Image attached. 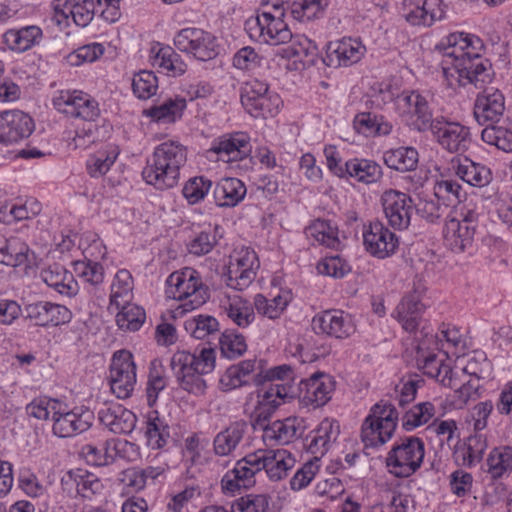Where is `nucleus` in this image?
<instances>
[{
	"label": "nucleus",
	"mask_w": 512,
	"mask_h": 512,
	"mask_svg": "<svg viewBox=\"0 0 512 512\" xmlns=\"http://www.w3.org/2000/svg\"><path fill=\"white\" fill-rule=\"evenodd\" d=\"M287 388L271 387L261 388L259 391L258 405L251 414V424L254 430H261L262 434L269 428L272 422L270 419L277 407L287 398Z\"/></svg>",
	"instance_id": "nucleus-15"
},
{
	"label": "nucleus",
	"mask_w": 512,
	"mask_h": 512,
	"mask_svg": "<svg viewBox=\"0 0 512 512\" xmlns=\"http://www.w3.org/2000/svg\"><path fill=\"white\" fill-rule=\"evenodd\" d=\"M451 170L462 181L473 187H485L492 181L491 170L469 158H457L451 161Z\"/></svg>",
	"instance_id": "nucleus-28"
},
{
	"label": "nucleus",
	"mask_w": 512,
	"mask_h": 512,
	"mask_svg": "<svg viewBox=\"0 0 512 512\" xmlns=\"http://www.w3.org/2000/svg\"><path fill=\"white\" fill-rule=\"evenodd\" d=\"M219 323L216 318L208 315H199L185 322V329L196 339H204L206 336L218 331Z\"/></svg>",
	"instance_id": "nucleus-64"
},
{
	"label": "nucleus",
	"mask_w": 512,
	"mask_h": 512,
	"mask_svg": "<svg viewBox=\"0 0 512 512\" xmlns=\"http://www.w3.org/2000/svg\"><path fill=\"white\" fill-rule=\"evenodd\" d=\"M417 363L423 373L439 381L442 385L455 388L454 373L452 368L445 364L444 359H439L434 353L425 352V342L418 345Z\"/></svg>",
	"instance_id": "nucleus-23"
},
{
	"label": "nucleus",
	"mask_w": 512,
	"mask_h": 512,
	"mask_svg": "<svg viewBox=\"0 0 512 512\" xmlns=\"http://www.w3.org/2000/svg\"><path fill=\"white\" fill-rule=\"evenodd\" d=\"M340 434L339 424L330 419H324L309 436L308 451L315 455L316 462L319 456H323L330 445L334 443Z\"/></svg>",
	"instance_id": "nucleus-31"
},
{
	"label": "nucleus",
	"mask_w": 512,
	"mask_h": 512,
	"mask_svg": "<svg viewBox=\"0 0 512 512\" xmlns=\"http://www.w3.org/2000/svg\"><path fill=\"white\" fill-rule=\"evenodd\" d=\"M177 384L184 391L195 396L203 395L207 389L204 376L215 368V351L202 348L199 354L179 350L170 362Z\"/></svg>",
	"instance_id": "nucleus-3"
},
{
	"label": "nucleus",
	"mask_w": 512,
	"mask_h": 512,
	"mask_svg": "<svg viewBox=\"0 0 512 512\" xmlns=\"http://www.w3.org/2000/svg\"><path fill=\"white\" fill-rule=\"evenodd\" d=\"M254 303L240 296L229 297L224 309L227 317L238 327L247 328L255 320Z\"/></svg>",
	"instance_id": "nucleus-41"
},
{
	"label": "nucleus",
	"mask_w": 512,
	"mask_h": 512,
	"mask_svg": "<svg viewBox=\"0 0 512 512\" xmlns=\"http://www.w3.org/2000/svg\"><path fill=\"white\" fill-rule=\"evenodd\" d=\"M178 50L193 55L200 61H208L218 54L216 38L199 28H185L174 37Z\"/></svg>",
	"instance_id": "nucleus-8"
},
{
	"label": "nucleus",
	"mask_w": 512,
	"mask_h": 512,
	"mask_svg": "<svg viewBox=\"0 0 512 512\" xmlns=\"http://www.w3.org/2000/svg\"><path fill=\"white\" fill-rule=\"evenodd\" d=\"M353 124L357 132L365 136L388 135L392 130L391 123L385 121L382 116L370 112L357 114Z\"/></svg>",
	"instance_id": "nucleus-52"
},
{
	"label": "nucleus",
	"mask_w": 512,
	"mask_h": 512,
	"mask_svg": "<svg viewBox=\"0 0 512 512\" xmlns=\"http://www.w3.org/2000/svg\"><path fill=\"white\" fill-rule=\"evenodd\" d=\"M381 202L391 227L396 230H405L409 227L416 207L409 195L397 190H388L383 193Z\"/></svg>",
	"instance_id": "nucleus-10"
},
{
	"label": "nucleus",
	"mask_w": 512,
	"mask_h": 512,
	"mask_svg": "<svg viewBox=\"0 0 512 512\" xmlns=\"http://www.w3.org/2000/svg\"><path fill=\"white\" fill-rule=\"evenodd\" d=\"M295 379V372L290 365L283 364L272 367L266 371L262 368L254 376V383L262 388L281 387L287 388V398L293 396L291 383Z\"/></svg>",
	"instance_id": "nucleus-33"
},
{
	"label": "nucleus",
	"mask_w": 512,
	"mask_h": 512,
	"mask_svg": "<svg viewBox=\"0 0 512 512\" xmlns=\"http://www.w3.org/2000/svg\"><path fill=\"white\" fill-rule=\"evenodd\" d=\"M363 241L366 250L381 259L395 253L398 247V238L379 221L370 223L363 232Z\"/></svg>",
	"instance_id": "nucleus-19"
},
{
	"label": "nucleus",
	"mask_w": 512,
	"mask_h": 512,
	"mask_svg": "<svg viewBox=\"0 0 512 512\" xmlns=\"http://www.w3.org/2000/svg\"><path fill=\"white\" fill-rule=\"evenodd\" d=\"M98 115V103L89 94L79 90L66 92V117L91 121Z\"/></svg>",
	"instance_id": "nucleus-32"
},
{
	"label": "nucleus",
	"mask_w": 512,
	"mask_h": 512,
	"mask_svg": "<svg viewBox=\"0 0 512 512\" xmlns=\"http://www.w3.org/2000/svg\"><path fill=\"white\" fill-rule=\"evenodd\" d=\"M289 44L281 48L277 55L286 59H295L302 63L304 66H311L315 64V59L318 54L317 45L304 35L292 36Z\"/></svg>",
	"instance_id": "nucleus-34"
},
{
	"label": "nucleus",
	"mask_w": 512,
	"mask_h": 512,
	"mask_svg": "<svg viewBox=\"0 0 512 512\" xmlns=\"http://www.w3.org/2000/svg\"><path fill=\"white\" fill-rule=\"evenodd\" d=\"M35 128L33 119L20 110L0 112V142L5 145L17 143L31 135Z\"/></svg>",
	"instance_id": "nucleus-13"
},
{
	"label": "nucleus",
	"mask_w": 512,
	"mask_h": 512,
	"mask_svg": "<svg viewBox=\"0 0 512 512\" xmlns=\"http://www.w3.org/2000/svg\"><path fill=\"white\" fill-rule=\"evenodd\" d=\"M132 89L139 99H149L158 89L157 77L151 71H140L133 77Z\"/></svg>",
	"instance_id": "nucleus-61"
},
{
	"label": "nucleus",
	"mask_w": 512,
	"mask_h": 512,
	"mask_svg": "<svg viewBox=\"0 0 512 512\" xmlns=\"http://www.w3.org/2000/svg\"><path fill=\"white\" fill-rule=\"evenodd\" d=\"M252 151L250 137L244 132L224 134L215 139L209 149L210 153L217 155L223 162L241 161L247 158Z\"/></svg>",
	"instance_id": "nucleus-14"
},
{
	"label": "nucleus",
	"mask_w": 512,
	"mask_h": 512,
	"mask_svg": "<svg viewBox=\"0 0 512 512\" xmlns=\"http://www.w3.org/2000/svg\"><path fill=\"white\" fill-rule=\"evenodd\" d=\"M290 300L291 295L289 292H282L272 299H268L262 294H257L254 297V307L259 314L269 319H276L286 309Z\"/></svg>",
	"instance_id": "nucleus-53"
},
{
	"label": "nucleus",
	"mask_w": 512,
	"mask_h": 512,
	"mask_svg": "<svg viewBox=\"0 0 512 512\" xmlns=\"http://www.w3.org/2000/svg\"><path fill=\"white\" fill-rule=\"evenodd\" d=\"M328 6V0H294L291 13L299 20H313L323 15Z\"/></svg>",
	"instance_id": "nucleus-58"
},
{
	"label": "nucleus",
	"mask_w": 512,
	"mask_h": 512,
	"mask_svg": "<svg viewBox=\"0 0 512 512\" xmlns=\"http://www.w3.org/2000/svg\"><path fill=\"white\" fill-rule=\"evenodd\" d=\"M257 452L250 453L238 460L234 468L222 478L223 490L235 492L241 488H250L255 484V475L261 472Z\"/></svg>",
	"instance_id": "nucleus-16"
},
{
	"label": "nucleus",
	"mask_w": 512,
	"mask_h": 512,
	"mask_svg": "<svg viewBox=\"0 0 512 512\" xmlns=\"http://www.w3.org/2000/svg\"><path fill=\"white\" fill-rule=\"evenodd\" d=\"M5 252L8 254V266L17 268L25 266L31 267L35 264L36 255L30 249L27 243L17 237H11L4 240Z\"/></svg>",
	"instance_id": "nucleus-44"
},
{
	"label": "nucleus",
	"mask_w": 512,
	"mask_h": 512,
	"mask_svg": "<svg viewBox=\"0 0 512 512\" xmlns=\"http://www.w3.org/2000/svg\"><path fill=\"white\" fill-rule=\"evenodd\" d=\"M431 133L443 149L452 153L464 152L470 144L469 128L458 122H450L443 116L435 118Z\"/></svg>",
	"instance_id": "nucleus-11"
},
{
	"label": "nucleus",
	"mask_w": 512,
	"mask_h": 512,
	"mask_svg": "<svg viewBox=\"0 0 512 512\" xmlns=\"http://www.w3.org/2000/svg\"><path fill=\"white\" fill-rule=\"evenodd\" d=\"M144 435L147 446L151 449H162L167 445L170 439V428L164 419L159 417L157 411L147 415Z\"/></svg>",
	"instance_id": "nucleus-38"
},
{
	"label": "nucleus",
	"mask_w": 512,
	"mask_h": 512,
	"mask_svg": "<svg viewBox=\"0 0 512 512\" xmlns=\"http://www.w3.org/2000/svg\"><path fill=\"white\" fill-rule=\"evenodd\" d=\"M424 442L415 436H408L396 442L386 457L389 473L398 478H407L416 473L423 463Z\"/></svg>",
	"instance_id": "nucleus-7"
},
{
	"label": "nucleus",
	"mask_w": 512,
	"mask_h": 512,
	"mask_svg": "<svg viewBox=\"0 0 512 512\" xmlns=\"http://www.w3.org/2000/svg\"><path fill=\"white\" fill-rule=\"evenodd\" d=\"M246 192V186L241 180L223 178L214 189L215 202L220 207H234L244 199Z\"/></svg>",
	"instance_id": "nucleus-37"
},
{
	"label": "nucleus",
	"mask_w": 512,
	"mask_h": 512,
	"mask_svg": "<svg viewBox=\"0 0 512 512\" xmlns=\"http://www.w3.org/2000/svg\"><path fill=\"white\" fill-rule=\"evenodd\" d=\"M443 45L446 65L443 73L451 86L450 77L455 78L461 86L472 84L480 89L492 82L495 73L491 62L480 55L484 44L478 36L464 32L451 33Z\"/></svg>",
	"instance_id": "nucleus-1"
},
{
	"label": "nucleus",
	"mask_w": 512,
	"mask_h": 512,
	"mask_svg": "<svg viewBox=\"0 0 512 512\" xmlns=\"http://www.w3.org/2000/svg\"><path fill=\"white\" fill-rule=\"evenodd\" d=\"M133 288V280L129 271L119 270L111 285L110 304L119 308L122 303L128 302V297Z\"/></svg>",
	"instance_id": "nucleus-55"
},
{
	"label": "nucleus",
	"mask_w": 512,
	"mask_h": 512,
	"mask_svg": "<svg viewBox=\"0 0 512 512\" xmlns=\"http://www.w3.org/2000/svg\"><path fill=\"white\" fill-rule=\"evenodd\" d=\"M400 99L409 106L411 113L416 117L414 126L419 132L433 129L435 118L425 96L412 91L409 94H403Z\"/></svg>",
	"instance_id": "nucleus-36"
},
{
	"label": "nucleus",
	"mask_w": 512,
	"mask_h": 512,
	"mask_svg": "<svg viewBox=\"0 0 512 512\" xmlns=\"http://www.w3.org/2000/svg\"><path fill=\"white\" fill-rule=\"evenodd\" d=\"M404 17L414 26H432L445 17V5L442 0H424L422 4L410 3Z\"/></svg>",
	"instance_id": "nucleus-27"
},
{
	"label": "nucleus",
	"mask_w": 512,
	"mask_h": 512,
	"mask_svg": "<svg viewBox=\"0 0 512 512\" xmlns=\"http://www.w3.org/2000/svg\"><path fill=\"white\" fill-rule=\"evenodd\" d=\"M105 48L100 43H91L74 49L66 55V63L79 66L85 62H94L104 54Z\"/></svg>",
	"instance_id": "nucleus-63"
},
{
	"label": "nucleus",
	"mask_w": 512,
	"mask_h": 512,
	"mask_svg": "<svg viewBox=\"0 0 512 512\" xmlns=\"http://www.w3.org/2000/svg\"><path fill=\"white\" fill-rule=\"evenodd\" d=\"M474 103V116L481 125L499 122L505 112V97L503 93L493 87H485Z\"/></svg>",
	"instance_id": "nucleus-18"
},
{
	"label": "nucleus",
	"mask_w": 512,
	"mask_h": 512,
	"mask_svg": "<svg viewBox=\"0 0 512 512\" xmlns=\"http://www.w3.org/2000/svg\"><path fill=\"white\" fill-rule=\"evenodd\" d=\"M145 318V311L140 306L122 303V308L116 315V323L121 330L137 331Z\"/></svg>",
	"instance_id": "nucleus-54"
},
{
	"label": "nucleus",
	"mask_w": 512,
	"mask_h": 512,
	"mask_svg": "<svg viewBox=\"0 0 512 512\" xmlns=\"http://www.w3.org/2000/svg\"><path fill=\"white\" fill-rule=\"evenodd\" d=\"M109 383L117 398L126 399L131 396L136 384V365L130 352L119 351L114 354Z\"/></svg>",
	"instance_id": "nucleus-9"
},
{
	"label": "nucleus",
	"mask_w": 512,
	"mask_h": 512,
	"mask_svg": "<svg viewBox=\"0 0 512 512\" xmlns=\"http://www.w3.org/2000/svg\"><path fill=\"white\" fill-rule=\"evenodd\" d=\"M73 277L82 279L91 285H99L104 280V268L101 264L91 261H72Z\"/></svg>",
	"instance_id": "nucleus-57"
},
{
	"label": "nucleus",
	"mask_w": 512,
	"mask_h": 512,
	"mask_svg": "<svg viewBox=\"0 0 512 512\" xmlns=\"http://www.w3.org/2000/svg\"><path fill=\"white\" fill-rule=\"evenodd\" d=\"M305 233L308 238L325 247L338 249L341 245L338 228L329 220H315L306 228Z\"/></svg>",
	"instance_id": "nucleus-43"
},
{
	"label": "nucleus",
	"mask_w": 512,
	"mask_h": 512,
	"mask_svg": "<svg viewBox=\"0 0 512 512\" xmlns=\"http://www.w3.org/2000/svg\"><path fill=\"white\" fill-rule=\"evenodd\" d=\"M185 108V98L176 96L175 98L166 99L158 106L151 107L146 111V114L157 123L168 124L180 119Z\"/></svg>",
	"instance_id": "nucleus-40"
},
{
	"label": "nucleus",
	"mask_w": 512,
	"mask_h": 512,
	"mask_svg": "<svg viewBox=\"0 0 512 512\" xmlns=\"http://www.w3.org/2000/svg\"><path fill=\"white\" fill-rule=\"evenodd\" d=\"M166 283L167 296L182 302L175 309L178 315L200 307L209 298L208 288L203 284L199 273L193 268L186 267L173 272Z\"/></svg>",
	"instance_id": "nucleus-4"
},
{
	"label": "nucleus",
	"mask_w": 512,
	"mask_h": 512,
	"mask_svg": "<svg viewBox=\"0 0 512 512\" xmlns=\"http://www.w3.org/2000/svg\"><path fill=\"white\" fill-rule=\"evenodd\" d=\"M41 35L42 31L39 27L27 26L20 30H8L3 38L9 49L24 52L30 49Z\"/></svg>",
	"instance_id": "nucleus-49"
},
{
	"label": "nucleus",
	"mask_w": 512,
	"mask_h": 512,
	"mask_svg": "<svg viewBox=\"0 0 512 512\" xmlns=\"http://www.w3.org/2000/svg\"><path fill=\"white\" fill-rule=\"evenodd\" d=\"M93 419V412L84 406L66 412V444L74 443L76 435L86 432L91 427Z\"/></svg>",
	"instance_id": "nucleus-48"
},
{
	"label": "nucleus",
	"mask_w": 512,
	"mask_h": 512,
	"mask_svg": "<svg viewBox=\"0 0 512 512\" xmlns=\"http://www.w3.org/2000/svg\"><path fill=\"white\" fill-rule=\"evenodd\" d=\"M365 52L366 48L359 40L343 38L328 44L323 62L333 68L347 67L359 62Z\"/></svg>",
	"instance_id": "nucleus-17"
},
{
	"label": "nucleus",
	"mask_w": 512,
	"mask_h": 512,
	"mask_svg": "<svg viewBox=\"0 0 512 512\" xmlns=\"http://www.w3.org/2000/svg\"><path fill=\"white\" fill-rule=\"evenodd\" d=\"M299 398L305 405L314 408L321 407L330 399L333 383L322 373H316L308 379L299 382Z\"/></svg>",
	"instance_id": "nucleus-21"
},
{
	"label": "nucleus",
	"mask_w": 512,
	"mask_h": 512,
	"mask_svg": "<svg viewBox=\"0 0 512 512\" xmlns=\"http://www.w3.org/2000/svg\"><path fill=\"white\" fill-rule=\"evenodd\" d=\"M398 412L394 405L380 401L372 406L361 427L365 447H378L389 441L396 429Z\"/></svg>",
	"instance_id": "nucleus-6"
},
{
	"label": "nucleus",
	"mask_w": 512,
	"mask_h": 512,
	"mask_svg": "<svg viewBox=\"0 0 512 512\" xmlns=\"http://www.w3.org/2000/svg\"><path fill=\"white\" fill-rule=\"evenodd\" d=\"M286 1L281 0V3L272 5L274 10L279 11L278 16L269 11H262L245 22V29L251 39L269 45L288 44L292 40V33L282 19L284 13L280 11L281 5Z\"/></svg>",
	"instance_id": "nucleus-5"
},
{
	"label": "nucleus",
	"mask_w": 512,
	"mask_h": 512,
	"mask_svg": "<svg viewBox=\"0 0 512 512\" xmlns=\"http://www.w3.org/2000/svg\"><path fill=\"white\" fill-rule=\"evenodd\" d=\"M434 415V405L431 402H421L405 412L402 418V425L409 431L426 424Z\"/></svg>",
	"instance_id": "nucleus-56"
},
{
	"label": "nucleus",
	"mask_w": 512,
	"mask_h": 512,
	"mask_svg": "<svg viewBox=\"0 0 512 512\" xmlns=\"http://www.w3.org/2000/svg\"><path fill=\"white\" fill-rule=\"evenodd\" d=\"M347 176L366 184L376 183L382 178L379 164L367 159H351L346 162Z\"/></svg>",
	"instance_id": "nucleus-45"
},
{
	"label": "nucleus",
	"mask_w": 512,
	"mask_h": 512,
	"mask_svg": "<svg viewBox=\"0 0 512 512\" xmlns=\"http://www.w3.org/2000/svg\"><path fill=\"white\" fill-rule=\"evenodd\" d=\"M259 369H261V361L256 359L244 360L232 365L221 376L220 388L223 391H230L247 385L251 379L254 381L253 373H257Z\"/></svg>",
	"instance_id": "nucleus-30"
},
{
	"label": "nucleus",
	"mask_w": 512,
	"mask_h": 512,
	"mask_svg": "<svg viewBox=\"0 0 512 512\" xmlns=\"http://www.w3.org/2000/svg\"><path fill=\"white\" fill-rule=\"evenodd\" d=\"M482 140L504 152H512V121L504 119L488 125L481 132Z\"/></svg>",
	"instance_id": "nucleus-39"
},
{
	"label": "nucleus",
	"mask_w": 512,
	"mask_h": 512,
	"mask_svg": "<svg viewBox=\"0 0 512 512\" xmlns=\"http://www.w3.org/2000/svg\"><path fill=\"white\" fill-rule=\"evenodd\" d=\"M248 431V424L244 420L231 422L226 428L218 432L213 439V452L217 456L233 455L241 445Z\"/></svg>",
	"instance_id": "nucleus-25"
},
{
	"label": "nucleus",
	"mask_w": 512,
	"mask_h": 512,
	"mask_svg": "<svg viewBox=\"0 0 512 512\" xmlns=\"http://www.w3.org/2000/svg\"><path fill=\"white\" fill-rule=\"evenodd\" d=\"M486 448L487 442L483 435H471L465 444L455 451V456L464 466L471 467L482 460Z\"/></svg>",
	"instance_id": "nucleus-50"
},
{
	"label": "nucleus",
	"mask_w": 512,
	"mask_h": 512,
	"mask_svg": "<svg viewBox=\"0 0 512 512\" xmlns=\"http://www.w3.org/2000/svg\"><path fill=\"white\" fill-rule=\"evenodd\" d=\"M152 65L165 71L167 75L177 77L186 72L187 65L170 46L160 47L151 58Z\"/></svg>",
	"instance_id": "nucleus-46"
},
{
	"label": "nucleus",
	"mask_w": 512,
	"mask_h": 512,
	"mask_svg": "<svg viewBox=\"0 0 512 512\" xmlns=\"http://www.w3.org/2000/svg\"><path fill=\"white\" fill-rule=\"evenodd\" d=\"M270 497L267 494H248L235 500L232 512H268Z\"/></svg>",
	"instance_id": "nucleus-60"
},
{
	"label": "nucleus",
	"mask_w": 512,
	"mask_h": 512,
	"mask_svg": "<svg viewBox=\"0 0 512 512\" xmlns=\"http://www.w3.org/2000/svg\"><path fill=\"white\" fill-rule=\"evenodd\" d=\"M487 472L492 479H499L512 472V447L500 446L491 450L487 458Z\"/></svg>",
	"instance_id": "nucleus-51"
},
{
	"label": "nucleus",
	"mask_w": 512,
	"mask_h": 512,
	"mask_svg": "<svg viewBox=\"0 0 512 512\" xmlns=\"http://www.w3.org/2000/svg\"><path fill=\"white\" fill-rule=\"evenodd\" d=\"M312 328L317 334L346 339L356 331L352 316L342 310H327L313 317Z\"/></svg>",
	"instance_id": "nucleus-12"
},
{
	"label": "nucleus",
	"mask_w": 512,
	"mask_h": 512,
	"mask_svg": "<svg viewBox=\"0 0 512 512\" xmlns=\"http://www.w3.org/2000/svg\"><path fill=\"white\" fill-rule=\"evenodd\" d=\"M212 187L211 180L197 176L190 178L184 185L182 193L189 204H197L202 201Z\"/></svg>",
	"instance_id": "nucleus-62"
},
{
	"label": "nucleus",
	"mask_w": 512,
	"mask_h": 512,
	"mask_svg": "<svg viewBox=\"0 0 512 512\" xmlns=\"http://www.w3.org/2000/svg\"><path fill=\"white\" fill-rule=\"evenodd\" d=\"M444 239L447 246L455 253H461L472 247L476 229L448 219L444 227Z\"/></svg>",
	"instance_id": "nucleus-35"
},
{
	"label": "nucleus",
	"mask_w": 512,
	"mask_h": 512,
	"mask_svg": "<svg viewBox=\"0 0 512 512\" xmlns=\"http://www.w3.org/2000/svg\"><path fill=\"white\" fill-rule=\"evenodd\" d=\"M221 354L234 359L242 356L247 350V344L243 335L233 331H226L219 339Z\"/></svg>",
	"instance_id": "nucleus-59"
},
{
	"label": "nucleus",
	"mask_w": 512,
	"mask_h": 512,
	"mask_svg": "<svg viewBox=\"0 0 512 512\" xmlns=\"http://www.w3.org/2000/svg\"><path fill=\"white\" fill-rule=\"evenodd\" d=\"M27 317L39 326L54 325L62 323L61 306L50 302H37L28 304L25 308Z\"/></svg>",
	"instance_id": "nucleus-42"
},
{
	"label": "nucleus",
	"mask_w": 512,
	"mask_h": 512,
	"mask_svg": "<svg viewBox=\"0 0 512 512\" xmlns=\"http://www.w3.org/2000/svg\"><path fill=\"white\" fill-rule=\"evenodd\" d=\"M256 452L260 470H264L272 481H279L286 477L296 462L292 454L285 449H259Z\"/></svg>",
	"instance_id": "nucleus-22"
},
{
	"label": "nucleus",
	"mask_w": 512,
	"mask_h": 512,
	"mask_svg": "<svg viewBox=\"0 0 512 512\" xmlns=\"http://www.w3.org/2000/svg\"><path fill=\"white\" fill-rule=\"evenodd\" d=\"M100 422L115 434L131 433L137 422L136 415L120 404L105 405L98 412Z\"/></svg>",
	"instance_id": "nucleus-24"
},
{
	"label": "nucleus",
	"mask_w": 512,
	"mask_h": 512,
	"mask_svg": "<svg viewBox=\"0 0 512 512\" xmlns=\"http://www.w3.org/2000/svg\"><path fill=\"white\" fill-rule=\"evenodd\" d=\"M383 159L389 168L406 172L417 167L419 155L414 147H399L386 151Z\"/></svg>",
	"instance_id": "nucleus-47"
},
{
	"label": "nucleus",
	"mask_w": 512,
	"mask_h": 512,
	"mask_svg": "<svg viewBox=\"0 0 512 512\" xmlns=\"http://www.w3.org/2000/svg\"><path fill=\"white\" fill-rule=\"evenodd\" d=\"M187 160L186 148L176 141L158 145L142 171L147 184L159 190L173 188L178 184L180 169Z\"/></svg>",
	"instance_id": "nucleus-2"
},
{
	"label": "nucleus",
	"mask_w": 512,
	"mask_h": 512,
	"mask_svg": "<svg viewBox=\"0 0 512 512\" xmlns=\"http://www.w3.org/2000/svg\"><path fill=\"white\" fill-rule=\"evenodd\" d=\"M425 305L421 302L420 295L410 293L402 298L397 305L393 316L407 332H415L420 325Z\"/></svg>",
	"instance_id": "nucleus-29"
},
{
	"label": "nucleus",
	"mask_w": 512,
	"mask_h": 512,
	"mask_svg": "<svg viewBox=\"0 0 512 512\" xmlns=\"http://www.w3.org/2000/svg\"><path fill=\"white\" fill-rule=\"evenodd\" d=\"M304 430L303 420L298 417H288L276 420L265 429L262 439L266 445H285L301 436Z\"/></svg>",
	"instance_id": "nucleus-26"
},
{
	"label": "nucleus",
	"mask_w": 512,
	"mask_h": 512,
	"mask_svg": "<svg viewBox=\"0 0 512 512\" xmlns=\"http://www.w3.org/2000/svg\"><path fill=\"white\" fill-rule=\"evenodd\" d=\"M234 261L229 266L227 285L236 290H243L255 278V269L258 268L257 256L254 251L246 249L237 253Z\"/></svg>",
	"instance_id": "nucleus-20"
}]
</instances>
